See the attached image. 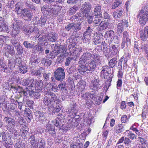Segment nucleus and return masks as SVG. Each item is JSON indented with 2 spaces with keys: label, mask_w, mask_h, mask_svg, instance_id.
<instances>
[{
  "label": "nucleus",
  "mask_w": 148,
  "mask_h": 148,
  "mask_svg": "<svg viewBox=\"0 0 148 148\" xmlns=\"http://www.w3.org/2000/svg\"><path fill=\"white\" fill-rule=\"evenodd\" d=\"M31 145L29 148H45L46 142L44 138H42L38 136L37 134H34L29 136L28 139Z\"/></svg>",
  "instance_id": "obj_1"
},
{
  "label": "nucleus",
  "mask_w": 148,
  "mask_h": 148,
  "mask_svg": "<svg viewBox=\"0 0 148 148\" xmlns=\"http://www.w3.org/2000/svg\"><path fill=\"white\" fill-rule=\"evenodd\" d=\"M138 21L142 26H144L148 21V8L147 6L142 7L137 15Z\"/></svg>",
  "instance_id": "obj_2"
},
{
  "label": "nucleus",
  "mask_w": 148,
  "mask_h": 148,
  "mask_svg": "<svg viewBox=\"0 0 148 148\" xmlns=\"http://www.w3.org/2000/svg\"><path fill=\"white\" fill-rule=\"evenodd\" d=\"M56 94L52 92H46L43 100L45 105L47 106L52 105L53 101L56 98Z\"/></svg>",
  "instance_id": "obj_3"
},
{
  "label": "nucleus",
  "mask_w": 148,
  "mask_h": 148,
  "mask_svg": "<svg viewBox=\"0 0 148 148\" xmlns=\"http://www.w3.org/2000/svg\"><path fill=\"white\" fill-rule=\"evenodd\" d=\"M53 76L56 80L62 82L65 77L64 69L61 67L57 68L53 72Z\"/></svg>",
  "instance_id": "obj_4"
},
{
  "label": "nucleus",
  "mask_w": 148,
  "mask_h": 148,
  "mask_svg": "<svg viewBox=\"0 0 148 148\" xmlns=\"http://www.w3.org/2000/svg\"><path fill=\"white\" fill-rule=\"evenodd\" d=\"M117 23V32L119 36H120L123 30L124 27H128V22L127 21L125 20H119L118 21Z\"/></svg>",
  "instance_id": "obj_5"
},
{
  "label": "nucleus",
  "mask_w": 148,
  "mask_h": 148,
  "mask_svg": "<svg viewBox=\"0 0 148 148\" xmlns=\"http://www.w3.org/2000/svg\"><path fill=\"white\" fill-rule=\"evenodd\" d=\"M95 78L91 81L89 85L90 89L92 90V91L95 92V93L98 91L99 89H100V85L101 84L100 79L98 78L97 79Z\"/></svg>",
  "instance_id": "obj_6"
},
{
  "label": "nucleus",
  "mask_w": 148,
  "mask_h": 148,
  "mask_svg": "<svg viewBox=\"0 0 148 148\" xmlns=\"http://www.w3.org/2000/svg\"><path fill=\"white\" fill-rule=\"evenodd\" d=\"M66 49L64 46L61 45L57 50L54 49L50 53V57L47 56V58L53 59L56 57L58 54L61 53L62 51L66 50Z\"/></svg>",
  "instance_id": "obj_7"
},
{
  "label": "nucleus",
  "mask_w": 148,
  "mask_h": 148,
  "mask_svg": "<svg viewBox=\"0 0 148 148\" xmlns=\"http://www.w3.org/2000/svg\"><path fill=\"white\" fill-rule=\"evenodd\" d=\"M32 83L29 85V87H35L36 90H42L43 86V84L42 80L36 79L34 82V79H32Z\"/></svg>",
  "instance_id": "obj_8"
},
{
  "label": "nucleus",
  "mask_w": 148,
  "mask_h": 148,
  "mask_svg": "<svg viewBox=\"0 0 148 148\" xmlns=\"http://www.w3.org/2000/svg\"><path fill=\"white\" fill-rule=\"evenodd\" d=\"M35 120L37 121H39L42 123L45 122L47 120L46 118L42 112L36 111L35 113Z\"/></svg>",
  "instance_id": "obj_9"
},
{
  "label": "nucleus",
  "mask_w": 148,
  "mask_h": 148,
  "mask_svg": "<svg viewBox=\"0 0 148 148\" xmlns=\"http://www.w3.org/2000/svg\"><path fill=\"white\" fill-rule=\"evenodd\" d=\"M91 8L92 6L90 3L88 1L85 2L82 5L80 11L88 15Z\"/></svg>",
  "instance_id": "obj_10"
},
{
  "label": "nucleus",
  "mask_w": 148,
  "mask_h": 148,
  "mask_svg": "<svg viewBox=\"0 0 148 148\" xmlns=\"http://www.w3.org/2000/svg\"><path fill=\"white\" fill-rule=\"evenodd\" d=\"M91 58V53L90 52L84 53L81 56L79 63L80 64H83L87 60H90Z\"/></svg>",
  "instance_id": "obj_11"
},
{
  "label": "nucleus",
  "mask_w": 148,
  "mask_h": 148,
  "mask_svg": "<svg viewBox=\"0 0 148 148\" xmlns=\"http://www.w3.org/2000/svg\"><path fill=\"white\" fill-rule=\"evenodd\" d=\"M22 13L21 18H23L25 21H31L33 18V14L31 11L25 9Z\"/></svg>",
  "instance_id": "obj_12"
},
{
  "label": "nucleus",
  "mask_w": 148,
  "mask_h": 148,
  "mask_svg": "<svg viewBox=\"0 0 148 148\" xmlns=\"http://www.w3.org/2000/svg\"><path fill=\"white\" fill-rule=\"evenodd\" d=\"M108 47L110 53L113 56L116 55L118 53L119 48L118 45H114L112 44V42H110L108 43Z\"/></svg>",
  "instance_id": "obj_13"
},
{
  "label": "nucleus",
  "mask_w": 148,
  "mask_h": 148,
  "mask_svg": "<svg viewBox=\"0 0 148 148\" xmlns=\"http://www.w3.org/2000/svg\"><path fill=\"white\" fill-rule=\"evenodd\" d=\"M23 4L21 2H18L15 5V10L16 12L18 17L21 18L22 16V14H23V11L25 9H23Z\"/></svg>",
  "instance_id": "obj_14"
},
{
  "label": "nucleus",
  "mask_w": 148,
  "mask_h": 148,
  "mask_svg": "<svg viewBox=\"0 0 148 148\" xmlns=\"http://www.w3.org/2000/svg\"><path fill=\"white\" fill-rule=\"evenodd\" d=\"M40 2V0H26L25 5L31 9L35 10L36 7L33 3L38 4Z\"/></svg>",
  "instance_id": "obj_15"
},
{
  "label": "nucleus",
  "mask_w": 148,
  "mask_h": 148,
  "mask_svg": "<svg viewBox=\"0 0 148 148\" xmlns=\"http://www.w3.org/2000/svg\"><path fill=\"white\" fill-rule=\"evenodd\" d=\"M140 37L142 40L146 41L148 38V26L140 31Z\"/></svg>",
  "instance_id": "obj_16"
},
{
  "label": "nucleus",
  "mask_w": 148,
  "mask_h": 148,
  "mask_svg": "<svg viewBox=\"0 0 148 148\" xmlns=\"http://www.w3.org/2000/svg\"><path fill=\"white\" fill-rule=\"evenodd\" d=\"M25 117L28 123H29L33 119V113L29 108H26L24 110Z\"/></svg>",
  "instance_id": "obj_17"
},
{
  "label": "nucleus",
  "mask_w": 148,
  "mask_h": 148,
  "mask_svg": "<svg viewBox=\"0 0 148 148\" xmlns=\"http://www.w3.org/2000/svg\"><path fill=\"white\" fill-rule=\"evenodd\" d=\"M29 25L28 27L27 28L26 26H24L23 27V31L26 32L27 34H29L34 32V33H37L38 32V28L36 27H32L31 25Z\"/></svg>",
  "instance_id": "obj_18"
},
{
  "label": "nucleus",
  "mask_w": 148,
  "mask_h": 148,
  "mask_svg": "<svg viewBox=\"0 0 148 148\" xmlns=\"http://www.w3.org/2000/svg\"><path fill=\"white\" fill-rule=\"evenodd\" d=\"M45 131L48 132L53 136L56 135V132L55 131V127L50 124H48L46 125L45 128Z\"/></svg>",
  "instance_id": "obj_19"
},
{
  "label": "nucleus",
  "mask_w": 148,
  "mask_h": 148,
  "mask_svg": "<svg viewBox=\"0 0 148 148\" xmlns=\"http://www.w3.org/2000/svg\"><path fill=\"white\" fill-rule=\"evenodd\" d=\"M69 111L75 117L77 115V110L75 103H71L70 104Z\"/></svg>",
  "instance_id": "obj_20"
},
{
  "label": "nucleus",
  "mask_w": 148,
  "mask_h": 148,
  "mask_svg": "<svg viewBox=\"0 0 148 148\" xmlns=\"http://www.w3.org/2000/svg\"><path fill=\"white\" fill-rule=\"evenodd\" d=\"M77 67V71L79 73L82 75L85 74L86 72L87 71H90L89 69H88V67L86 64L84 65L83 64Z\"/></svg>",
  "instance_id": "obj_21"
},
{
  "label": "nucleus",
  "mask_w": 148,
  "mask_h": 148,
  "mask_svg": "<svg viewBox=\"0 0 148 148\" xmlns=\"http://www.w3.org/2000/svg\"><path fill=\"white\" fill-rule=\"evenodd\" d=\"M108 23L105 21H102L97 25L96 29L98 31H103L106 29L108 25Z\"/></svg>",
  "instance_id": "obj_22"
},
{
  "label": "nucleus",
  "mask_w": 148,
  "mask_h": 148,
  "mask_svg": "<svg viewBox=\"0 0 148 148\" xmlns=\"http://www.w3.org/2000/svg\"><path fill=\"white\" fill-rule=\"evenodd\" d=\"M105 37L107 36L106 40H108V43L112 42L114 39V32L112 30H110L106 32Z\"/></svg>",
  "instance_id": "obj_23"
},
{
  "label": "nucleus",
  "mask_w": 148,
  "mask_h": 148,
  "mask_svg": "<svg viewBox=\"0 0 148 148\" xmlns=\"http://www.w3.org/2000/svg\"><path fill=\"white\" fill-rule=\"evenodd\" d=\"M94 16V26L95 27L97 26V25L102 21L103 16L102 15L100 14L97 15H93Z\"/></svg>",
  "instance_id": "obj_24"
},
{
  "label": "nucleus",
  "mask_w": 148,
  "mask_h": 148,
  "mask_svg": "<svg viewBox=\"0 0 148 148\" xmlns=\"http://www.w3.org/2000/svg\"><path fill=\"white\" fill-rule=\"evenodd\" d=\"M97 95V93L92 91L91 92H86L84 94L82 97L86 100L93 99L94 97Z\"/></svg>",
  "instance_id": "obj_25"
},
{
  "label": "nucleus",
  "mask_w": 148,
  "mask_h": 148,
  "mask_svg": "<svg viewBox=\"0 0 148 148\" xmlns=\"http://www.w3.org/2000/svg\"><path fill=\"white\" fill-rule=\"evenodd\" d=\"M43 70V68L41 67H40L37 70H35L32 71L31 72L32 75L36 76L37 78H39L42 76V71Z\"/></svg>",
  "instance_id": "obj_26"
},
{
  "label": "nucleus",
  "mask_w": 148,
  "mask_h": 148,
  "mask_svg": "<svg viewBox=\"0 0 148 148\" xmlns=\"http://www.w3.org/2000/svg\"><path fill=\"white\" fill-rule=\"evenodd\" d=\"M99 62L94 60H90L88 62V66L89 67L90 71H93L97 67Z\"/></svg>",
  "instance_id": "obj_27"
},
{
  "label": "nucleus",
  "mask_w": 148,
  "mask_h": 148,
  "mask_svg": "<svg viewBox=\"0 0 148 148\" xmlns=\"http://www.w3.org/2000/svg\"><path fill=\"white\" fill-rule=\"evenodd\" d=\"M4 48L5 50V53H9L12 56L13 55L15 54V51L14 47L12 46L8 45H5Z\"/></svg>",
  "instance_id": "obj_28"
},
{
  "label": "nucleus",
  "mask_w": 148,
  "mask_h": 148,
  "mask_svg": "<svg viewBox=\"0 0 148 148\" xmlns=\"http://www.w3.org/2000/svg\"><path fill=\"white\" fill-rule=\"evenodd\" d=\"M58 87L64 93L66 94L67 93V84L64 81L61 82L58 85Z\"/></svg>",
  "instance_id": "obj_29"
},
{
  "label": "nucleus",
  "mask_w": 148,
  "mask_h": 148,
  "mask_svg": "<svg viewBox=\"0 0 148 148\" xmlns=\"http://www.w3.org/2000/svg\"><path fill=\"white\" fill-rule=\"evenodd\" d=\"M93 15H97L100 14L102 15V9L101 6L99 4H97L96 5L94 8L93 10Z\"/></svg>",
  "instance_id": "obj_30"
},
{
  "label": "nucleus",
  "mask_w": 148,
  "mask_h": 148,
  "mask_svg": "<svg viewBox=\"0 0 148 148\" xmlns=\"http://www.w3.org/2000/svg\"><path fill=\"white\" fill-rule=\"evenodd\" d=\"M16 66L15 60L13 58H10L8 60V66L9 68V72L10 70H12L14 69Z\"/></svg>",
  "instance_id": "obj_31"
},
{
  "label": "nucleus",
  "mask_w": 148,
  "mask_h": 148,
  "mask_svg": "<svg viewBox=\"0 0 148 148\" xmlns=\"http://www.w3.org/2000/svg\"><path fill=\"white\" fill-rule=\"evenodd\" d=\"M13 29H12V32L11 34L12 37H17L18 36H20L19 34V27L16 25H12Z\"/></svg>",
  "instance_id": "obj_32"
},
{
  "label": "nucleus",
  "mask_w": 148,
  "mask_h": 148,
  "mask_svg": "<svg viewBox=\"0 0 148 148\" xmlns=\"http://www.w3.org/2000/svg\"><path fill=\"white\" fill-rule=\"evenodd\" d=\"M4 120L6 122V123L12 127H14L15 126V123L14 120L12 118L10 117L7 116L5 117L4 118Z\"/></svg>",
  "instance_id": "obj_33"
},
{
  "label": "nucleus",
  "mask_w": 148,
  "mask_h": 148,
  "mask_svg": "<svg viewBox=\"0 0 148 148\" xmlns=\"http://www.w3.org/2000/svg\"><path fill=\"white\" fill-rule=\"evenodd\" d=\"M17 36V37H12V38L11 39V43L15 47L20 45L18 39L20 37V36Z\"/></svg>",
  "instance_id": "obj_34"
},
{
  "label": "nucleus",
  "mask_w": 148,
  "mask_h": 148,
  "mask_svg": "<svg viewBox=\"0 0 148 148\" xmlns=\"http://www.w3.org/2000/svg\"><path fill=\"white\" fill-rule=\"evenodd\" d=\"M127 40V47H129L131 45V40L129 38V36L127 31H125L123 32V38L122 40Z\"/></svg>",
  "instance_id": "obj_35"
},
{
  "label": "nucleus",
  "mask_w": 148,
  "mask_h": 148,
  "mask_svg": "<svg viewBox=\"0 0 148 148\" xmlns=\"http://www.w3.org/2000/svg\"><path fill=\"white\" fill-rule=\"evenodd\" d=\"M123 11L121 9H119L117 10L113 13L112 16L114 19L117 20L116 19L119 18L122 16Z\"/></svg>",
  "instance_id": "obj_36"
},
{
  "label": "nucleus",
  "mask_w": 148,
  "mask_h": 148,
  "mask_svg": "<svg viewBox=\"0 0 148 148\" xmlns=\"http://www.w3.org/2000/svg\"><path fill=\"white\" fill-rule=\"evenodd\" d=\"M62 51L61 53H60V55L58 57L57 59V62L59 63L62 62L64 61V58L66 57V50Z\"/></svg>",
  "instance_id": "obj_37"
},
{
  "label": "nucleus",
  "mask_w": 148,
  "mask_h": 148,
  "mask_svg": "<svg viewBox=\"0 0 148 148\" xmlns=\"http://www.w3.org/2000/svg\"><path fill=\"white\" fill-rule=\"evenodd\" d=\"M92 33V29L90 27H88L86 29V31L83 34L84 38L89 39L90 38Z\"/></svg>",
  "instance_id": "obj_38"
},
{
  "label": "nucleus",
  "mask_w": 148,
  "mask_h": 148,
  "mask_svg": "<svg viewBox=\"0 0 148 148\" xmlns=\"http://www.w3.org/2000/svg\"><path fill=\"white\" fill-rule=\"evenodd\" d=\"M0 66L2 68V70L3 71V72H9V68L7 67L6 65L5 61L2 59L0 60Z\"/></svg>",
  "instance_id": "obj_39"
},
{
  "label": "nucleus",
  "mask_w": 148,
  "mask_h": 148,
  "mask_svg": "<svg viewBox=\"0 0 148 148\" xmlns=\"http://www.w3.org/2000/svg\"><path fill=\"white\" fill-rule=\"evenodd\" d=\"M114 130L117 133H119L123 132L124 131V126L122 124H119L115 126Z\"/></svg>",
  "instance_id": "obj_40"
},
{
  "label": "nucleus",
  "mask_w": 148,
  "mask_h": 148,
  "mask_svg": "<svg viewBox=\"0 0 148 148\" xmlns=\"http://www.w3.org/2000/svg\"><path fill=\"white\" fill-rule=\"evenodd\" d=\"M58 35L56 34L53 33L49 34L47 36L48 41L50 42H55L57 38Z\"/></svg>",
  "instance_id": "obj_41"
},
{
  "label": "nucleus",
  "mask_w": 148,
  "mask_h": 148,
  "mask_svg": "<svg viewBox=\"0 0 148 148\" xmlns=\"http://www.w3.org/2000/svg\"><path fill=\"white\" fill-rule=\"evenodd\" d=\"M33 48L34 51L38 52L39 53H41L44 51L43 47L40 44H38L35 46H34Z\"/></svg>",
  "instance_id": "obj_42"
},
{
  "label": "nucleus",
  "mask_w": 148,
  "mask_h": 148,
  "mask_svg": "<svg viewBox=\"0 0 148 148\" xmlns=\"http://www.w3.org/2000/svg\"><path fill=\"white\" fill-rule=\"evenodd\" d=\"M77 56H75L72 55L71 56V57H68L66 59V62L65 63V65L66 66H69L72 60H73L75 61L77 58Z\"/></svg>",
  "instance_id": "obj_43"
},
{
  "label": "nucleus",
  "mask_w": 148,
  "mask_h": 148,
  "mask_svg": "<svg viewBox=\"0 0 148 148\" xmlns=\"http://www.w3.org/2000/svg\"><path fill=\"white\" fill-rule=\"evenodd\" d=\"M30 60L37 65L40 62V58L37 55L32 54L31 55Z\"/></svg>",
  "instance_id": "obj_44"
},
{
  "label": "nucleus",
  "mask_w": 148,
  "mask_h": 148,
  "mask_svg": "<svg viewBox=\"0 0 148 148\" xmlns=\"http://www.w3.org/2000/svg\"><path fill=\"white\" fill-rule=\"evenodd\" d=\"M78 88L81 91L84 90L86 87V82L83 80H80L77 84Z\"/></svg>",
  "instance_id": "obj_45"
},
{
  "label": "nucleus",
  "mask_w": 148,
  "mask_h": 148,
  "mask_svg": "<svg viewBox=\"0 0 148 148\" xmlns=\"http://www.w3.org/2000/svg\"><path fill=\"white\" fill-rule=\"evenodd\" d=\"M102 97H101L97 96V93L96 96L94 97L93 100H94V103L95 105H99L101 104V102L102 100Z\"/></svg>",
  "instance_id": "obj_46"
},
{
  "label": "nucleus",
  "mask_w": 148,
  "mask_h": 148,
  "mask_svg": "<svg viewBox=\"0 0 148 148\" xmlns=\"http://www.w3.org/2000/svg\"><path fill=\"white\" fill-rule=\"evenodd\" d=\"M117 63V61L116 58H113L111 59L108 63L109 65L112 68L116 66Z\"/></svg>",
  "instance_id": "obj_47"
},
{
  "label": "nucleus",
  "mask_w": 148,
  "mask_h": 148,
  "mask_svg": "<svg viewBox=\"0 0 148 148\" xmlns=\"http://www.w3.org/2000/svg\"><path fill=\"white\" fill-rule=\"evenodd\" d=\"M122 1L121 0H115L113 3V4L111 6V9H115L120 5L122 4Z\"/></svg>",
  "instance_id": "obj_48"
},
{
  "label": "nucleus",
  "mask_w": 148,
  "mask_h": 148,
  "mask_svg": "<svg viewBox=\"0 0 148 148\" xmlns=\"http://www.w3.org/2000/svg\"><path fill=\"white\" fill-rule=\"evenodd\" d=\"M12 25H16L20 27H21L22 21L19 19H14L12 20Z\"/></svg>",
  "instance_id": "obj_49"
},
{
  "label": "nucleus",
  "mask_w": 148,
  "mask_h": 148,
  "mask_svg": "<svg viewBox=\"0 0 148 148\" xmlns=\"http://www.w3.org/2000/svg\"><path fill=\"white\" fill-rule=\"evenodd\" d=\"M91 58L93 59L91 60H94L97 62H99L100 60V56L99 54L94 53L92 51Z\"/></svg>",
  "instance_id": "obj_50"
},
{
  "label": "nucleus",
  "mask_w": 148,
  "mask_h": 148,
  "mask_svg": "<svg viewBox=\"0 0 148 148\" xmlns=\"http://www.w3.org/2000/svg\"><path fill=\"white\" fill-rule=\"evenodd\" d=\"M73 30L75 32H77L80 30L81 28V22H79L77 23H74Z\"/></svg>",
  "instance_id": "obj_51"
},
{
  "label": "nucleus",
  "mask_w": 148,
  "mask_h": 148,
  "mask_svg": "<svg viewBox=\"0 0 148 148\" xmlns=\"http://www.w3.org/2000/svg\"><path fill=\"white\" fill-rule=\"evenodd\" d=\"M41 63L44 65L46 64L47 66H50L52 61L48 59L43 58L41 60Z\"/></svg>",
  "instance_id": "obj_52"
},
{
  "label": "nucleus",
  "mask_w": 148,
  "mask_h": 148,
  "mask_svg": "<svg viewBox=\"0 0 148 148\" xmlns=\"http://www.w3.org/2000/svg\"><path fill=\"white\" fill-rule=\"evenodd\" d=\"M47 16H42L39 19V24L42 25H45L47 20Z\"/></svg>",
  "instance_id": "obj_53"
},
{
  "label": "nucleus",
  "mask_w": 148,
  "mask_h": 148,
  "mask_svg": "<svg viewBox=\"0 0 148 148\" xmlns=\"http://www.w3.org/2000/svg\"><path fill=\"white\" fill-rule=\"evenodd\" d=\"M32 79H30L28 78L23 79L21 82V84L22 85L25 86H28L30 83H32Z\"/></svg>",
  "instance_id": "obj_54"
},
{
  "label": "nucleus",
  "mask_w": 148,
  "mask_h": 148,
  "mask_svg": "<svg viewBox=\"0 0 148 148\" xmlns=\"http://www.w3.org/2000/svg\"><path fill=\"white\" fill-rule=\"evenodd\" d=\"M19 67L18 72L19 73L24 74L27 71L26 67L24 65H21Z\"/></svg>",
  "instance_id": "obj_55"
},
{
  "label": "nucleus",
  "mask_w": 148,
  "mask_h": 148,
  "mask_svg": "<svg viewBox=\"0 0 148 148\" xmlns=\"http://www.w3.org/2000/svg\"><path fill=\"white\" fill-rule=\"evenodd\" d=\"M23 45L27 49L32 48L33 47L34 45L32 44V43H30L28 41H25L24 42Z\"/></svg>",
  "instance_id": "obj_56"
},
{
  "label": "nucleus",
  "mask_w": 148,
  "mask_h": 148,
  "mask_svg": "<svg viewBox=\"0 0 148 148\" xmlns=\"http://www.w3.org/2000/svg\"><path fill=\"white\" fill-rule=\"evenodd\" d=\"M48 110L50 114H52V115H53V114L56 113L55 106L54 105H52L48 106Z\"/></svg>",
  "instance_id": "obj_57"
},
{
  "label": "nucleus",
  "mask_w": 148,
  "mask_h": 148,
  "mask_svg": "<svg viewBox=\"0 0 148 148\" xmlns=\"http://www.w3.org/2000/svg\"><path fill=\"white\" fill-rule=\"evenodd\" d=\"M111 67L109 65L103 66L102 68V72H105L109 73H111Z\"/></svg>",
  "instance_id": "obj_58"
},
{
  "label": "nucleus",
  "mask_w": 148,
  "mask_h": 148,
  "mask_svg": "<svg viewBox=\"0 0 148 148\" xmlns=\"http://www.w3.org/2000/svg\"><path fill=\"white\" fill-rule=\"evenodd\" d=\"M8 31V26L5 23L0 25V32H7Z\"/></svg>",
  "instance_id": "obj_59"
},
{
  "label": "nucleus",
  "mask_w": 148,
  "mask_h": 148,
  "mask_svg": "<svg viewBox=\"0 0 148 148\" xmlns=\"http://www.w3.org/2000/svg\"><path fill=\"white\" fill-rule=\"evenodd\" d=\"M51 9H49L46 6H43L41 9V11L45 15L48 14L49 12H51Z\"/></svg>",
  "instance_id": "obj_60"
},
{
  "label": "nucleus",
  "mask_w": 148,
  "mask_h": 148,
  "mask_svg": "<svg viewBox=\"0 0 148 148\" xmlns=\"http://www.w3.org/2000/svg\"><path fill=\"white\" fill-rule=\"evenodd\" d=\"M75 69L74 67H68L66 69L67 73L69 75H72L75 72Z\"/></svg>",
  "instance_id": "obj_61"
},
{
  "label": "nucleus",
  "mask_w": 148,
  "mask_h": 148,
  "mask_svg": "<svg viewBox=\"0 0 148 148\" xmlns=\"http://www.w3.org/2000/svg\"><path fill=\"white\" fill-rule=\"evenodd\" d=\"M14 147L15 148H24L25 146L23 143L19 141L15 143Z\"/></svg>",
  "instance_id": "obj_62"
},
{
  "label": "nucleus",
  "mask_w": 148,
  "mask_h": 148,
  "mask_svg": "<svg viewBox=\"0 0 148 148\" xmlns=\"http://www.w3.org/2000/svg\"><path fill=\"white\" fill-rule=\"evenodd\" d=\"M15 48L16 49L18 55H21L23 53V48L21 45Z\"/></svg>",
  "instance_id": "obj_63"
},
{
  "label": "nucleus",
  "mask_w": 148,
  "mask_h": 148,
  "mask_svg": "<svg viewBox=\"0 0 148 148\" xmlns=\"http://www.w3.org/2000/svg\"><path fill=\"white\" fill-rule=\"evenodd\" d=\"M42 92L41 90H35L33 96L34 99H38L41 95Z\"/></svg>",
  "instance_id": "obj_64"
}]
</instances>
